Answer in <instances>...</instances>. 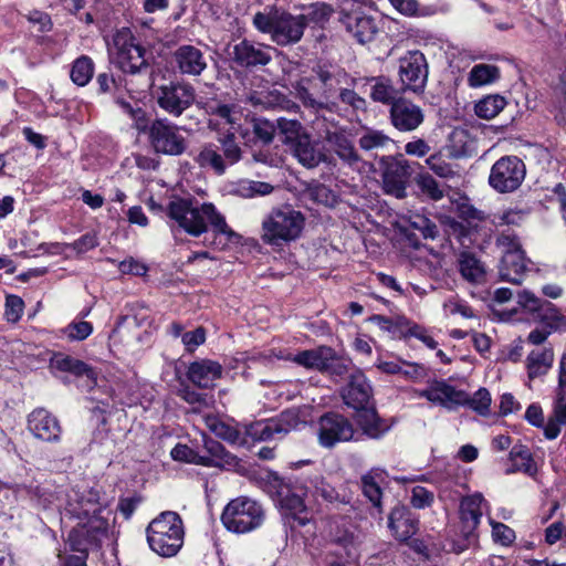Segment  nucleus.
<instances>
[{
	"mask_svg": "<svg viewBox=\"0 0 566 566\" xmlns=\"http://www.w3.org/2000/svg\"><path fill=\"white\" fill-rule=\"evenodd\" d=\"M459 271L464 280L470 283H481L485 277V269L482 262L470 252H461L458 258Z\"/></svg>",
	"mask_w": 566,
	"mask_h": 566,
	"instance_id": "58836bf2",
	"label": "nucleus"
},
{
	"mask_svg": "<svg viewBox=\"0 0 566 566\" xmlns=\"http://www.w3.org/2000/svg\"><path fill=\"white\" fill-rule=\"evenodd\" d=\"M433 502V493L422 486H415L411 494V504L416 509H424Z\"/></svg>",
	"mask_w": 566,
	"mask_h": 566,
	"instance_id": "774afa93",
	"label": "nucleus"
},
{
	"mask_svg": "<svg viewBox=\"0 0 566 566\" xmlns=\"http://www.w3.org/2000/svg\"><path fill=\"white\" fill-rule=\"evenodd\" d=\"M417 396L426 398L430 402L443 407L448 410H454L464 406L467 392L457 389L446 380H434L426 389L418 390Z\"/></svg>",
	"mask_w": 566,
	"mask_h": 566,
	"instance_id": "f3484780",
	"label": "nucleus"
},
{
	"mask_svg": "<svg viewBox=\"0 0 566 566\" xmlns=\"http://www.w3.org/2000/svg\"><path fill=\"white\" fill-rule=\"evenodd\" d=\"M342 396L348 407L360 409L368 405L373 396V388L366 376L360 370H355L350 374Z\"/></svg>",
	"mask_w": 566,
	"mask_h": 566,
	"instance_id": "393cba45",
	"label": "nucleus"
},
{
	"mask_svg": "<svg viewBox=\"0 0 566 566\" xmlns=\"http://www.w3.org/2000/svg\"><path fill=\"white\" fill-rule=\"evenodd\" d=\"M253 133L255 137L263 144H270L273 140L275 128L274 125L269 120L254 119Z\"/></svg>",
	"mask_w": 566,
	"mask_h": 566,
	"instance_id": "e2e57ef3",
	"label": "nucleus"
},
{
	"mask_svg": "<svg viewBox=\"0 0 566 566\" xmlns=\"http://www.w3.org/2000/svg\"><path fill=\"white\" fill-rule=\"evenodd\" d=\"M277 127L285 136V142L291 143L292 145L296 143L301 136L307 135L304 133L302 124L296 119L281 117L277 119Z\"/></svg>",
	"mask_w": 566,
	"mask_h": 566,
	"instance_id": "5fc2aeb1",
	"label": "nucleus"
},
{
	"mask_svg": "<svg viewBox=\"0 0 566 566\" xmlns=\"http://www.w3.org/2000/svg\"><path fill=\"white\" fill-rule=\"evenodd\" d=\"M355 430L350 421L338 413H327L318 421V442L324 448L354 439Z\"/></svg>",
	"mask_w": 566,
	"mask_h": 566,
	"instance_id": "2eb2a0df",
	"label": "nucleus"
},
{
	"mask_svg": "<svg viewBox=\"0 0 566 566\" xmlns=\"http://www.w3.org/2000/svg\"><path fill=\"white\" fill-rule=\"evenodd\" d=\"M486 502L481 493L465 496L460 503V517L465 534L472 533L480 524Z\"/></svg>",
	"mask_w": 566,
	"mask_h": 566,
	"instance_id": "c85d7f7f",
	"label": "nucleus"
},
{
	"mask_svg": "<svg viewBox=\"0 0 566 566\" xmlns=\"http://www.w3.org/2000/svg\"><path fill=\"white\" fill-rule=\"evenodd\" d=\"M146 535L153 552L161 557H174L184 545V522L178 513L165 511L149 523Z\"/></svg>",
	"mask_w": 566,
	"mask_h": 566,
	"instance_id": "20e7f679",
	"label": "nucleus"
},
{
	"mask_svg": "<svg viewBox=\"0 0 566 566\" xmlns=\"http://www.w3.org/2000/svg\"><path fill=\"white\" fill-rule=\"evenodd\" d=\"M343 23L346 30L361 44L370 42L377 33L374 19L357 12L345 14Z\"/></svg>",
	"mask_w": 566,
	"mask_h": 566,
	"instance_id": "7c9ffc66",
	"label": "nucleus"
},
{
	"mask_svg": "<svg viewBox=\"0 0 566 566\" xmlns=\"http://www.w3.org/2000/svg\"><path fill=\"white\" fill-rule=\"evenodd\" d=\"M398 76L402 92L423 93L429 77L426 55L419 50L407 51L398 60Z\"/></svg>",
	"mask_w": 566,
	"mask_h": 566,
	"instance_id": "6e6552de",
	"label": "nucleus"
},
{
	"mask_svg": "<svg viewBox=\"0 0 566 566\" xmlns=\"http://www.w3.org/2000/svg\"><path fill=\"white\" fill-rule=\"evenodd\" d=\"M265 521L263 505L249 496L231 500L221 514L223 526L235 534H247L260 528Z\"/></svg>",
	"mask_w": 566,
	"mask_h": 566,
	"instance_id": "39448f33",
	"label": "nucleus"
},
{
	"mask_svg": "<svg viewBox=\"0 0 566 566\" xmlns=\"http://www.w3.org/2000/svg\"><path fill=\"white\" fill-rule=\"evenodd\" d=\"M92 332V324L85 321L72 322L65 328V335L71 340H83L87 338Z\"/></svg>",
	"mask_w": 566,
	"mask_h": 566,
	"instance_id": "052dcab7",
	"label": "nucleus"
},
{
	"mask_svg": "<svg viewBox=\"0 0 566 566\" xmlns=\"http://www.w3.org/2000/svg\"><path fill=\"white\" fill-rule=\"evenodd\" d=\"M509 460L511 468L506 469V474L522 472L531 478L537 474L538 468L532 452L526 446L515 444L511 448Z\"/></svg>",
	"mask_w": 566,
	"mask_h": 566,
	"instance_id": "e433bc0d",
	"label": "nucleus"
},
{
	"mask_svg": "<svg viewBox=\"0 0 566 566\" xmlns=\"http://www.w3.org/2000/svg\"><path fill=\"white\" fill-rule=\"evenodd\" d=\"M206 111L210 115L208 125L218 133V136L229 133L245 137L242 129L243 114L238 106L214 103L208 104Z\"/></svg>",
	"mask_w": 566,
	"mask_h": 566,
	"instance_id": "4468645a",
	"label": "nucleus"
},
{
	"mask_svg": "<svg viewBox=\"0 0 566 566\" xmlns=\"http://www.w3.org/2000/svg\"><path fill=\"white\" fill-rule=\"evenodd\" d=\"M426 164L440 178L453 180L460 177L458 170L439 155H431L427 158Z\"/></svg>",
	"mask_w": 566,
	"mask_h": 566,
	"instance_id": "603ef678",
	"label": "nucleus"
},
{
	"mask_svg": "<svg viewBox=\"0 0 566 566\" xmlns=\"http://www.w3.org/2000/svg\"><path fill=\"white\" fill-rule=\"evenodd\" d=\"M325 139L338 156V158L349 167H356L361 161V158L357 153L353 142L344 132L328 130L326 133Z\"/></svg>",
	"mask_w": 566,
	"mask_h": 566,
	"instance_id": "2f4dec72",
	"label": "nucleus"
},
{
	"mask_svg": "<svg viewBox=\"0 0 566 566\" xmlns=\"http://www.w3.org/2000/svg\"><path fill=\"white\" fill-rule=\"evenodd\" d=\"M290 359L305 368L323 371L327 366V361L332 359V348L319 346L314 349L302 350L290 357Z\"/></svg>",
	"mask_w": 566,
	"mask_h": 566,
	"instance_id": "4c0bfd02",
	"label": "nucleus"
},
{
	"mask_svg": "<svg viewBox=\"0 0 566 566\" xmlns=\"http://www.w3.org/2000/svg\"><path fill=\"white\" fill-rule=\"evenodd\" d=\"M196 160L201 167H210L218 175H222L228 167V164L214 144L205 145L200 149Z\"/></svg>",
	"mask_w": 566,
	"mask_h": 566,
	"instance_id": "79ce46f5",
	"label": "nucleus"
},
{
	"mask_svg": "<svg viewBox=\"0 0 566 566\" xmlns=\"http://www.w3.org/2000/svg\"><path fill=\"white\" fill-rule=\"evenodd\" d=\"M398 93L399 92L394 86L391 80L385 76L374 78V84L370 88V97L373 101L385 105H390L391 107L392 104L399 98Z\"/></svg>",
	"mask_w": 566,
	"mask_h": 566,
	"instance_id": "a19ab883",
	"label": "nucleus"
},
{
	"mask_svg": "<svg viewBox=\"0 0 566 566\" xmlns=\"http://www.w3.org/2000/svg\"><path fill=\"white\" fill-rule=\"evenodd\" d=\"M18 492L21 495H27L29 500L36 506L43 510L49 509H63L66 491L57 490L50 485L29 484L20 485Z\"/></svg>",
	"mask_w": 566,
	"mask_h": 566,
	"instance_id": "5701e85b",
	"label": "nucleus"
},
{
	"mask_svg": "<svg viewBox=\"0 0 566 566\" xmlns=\"http://www.w3.org/2000/svg\"><path fill=\"white\" fill-rule=\"evenodd\" d=\"M153 96L164 112L179 117L195 103L196 92L190 83L170 82L157 86Z\"/></svg>",
	"mask_w": 566,
	"mask_h": 566,
	"instance_id": "1a4fd4ad",
	"label": "nucleus"
},
{
	"mask_svg": "<svg viewBox=\"0 0 566 566\" xmlns=\"http://www.w3.org/2000/svg\"><path fill=\"white\" fill-rule=\"evenodd\" d=\"M179 397L192 406V412H201L202 410L210 408L213 403L211 397H208L206 394L198 392L190 387L180 389Z\"/></svg>",
	"mask_w": 566,
	"mask_h": 566,
	"instance_id": "09e8293b",
	"label": "nucleus"
},
{
	"mask_svg": "<svg viewBox=\"0 0 566 566\" xmlns=\"http://www.w3.org/2000/svg\"><path fill=\"white\" fill-rule=\"evenodd\" d=\"M305 217L290 205H282L269 211L261 224V239L272 247H282L297 240L304 229Z\"/></svg>",
	"mask_w": 566,
	"mask_h": 566,
	"instance_id": "7ed1b4c3",
	"label": "nucleus"
},
{
	"mask_svg": "<svg viewBox=\"0 0 566 566\" xmlns=\"http://www.w3.org/2000/svg\"><path fill=\"white\" fill-rule=\"evenodd\" d=\"M292 151L297 161L306 168H315L322 163H329L327 154L308 135L301 136L292 145Z\"/></svg>",
	"mask_w": 566,
	"mask_h": 566,
	"instance_id": "bb28decb",
	"label": "nucleus"
},
{
	"mask_svg": "<svg viewBox=\"0 0 566 566\" xmlns=\"http://www.w3.org/2000/svg\"><path fill=\"white\" fill-rule=\"evenodd\" d=\"M555 354L552 347L536 348L528 353L525 359V368L530 381L542 378L553 367Z\"/></svg>",
	"mask_w": 566,
	"mask_h": 566,
	"instance_id": "c756f323",
	"label": "nucleus"
},
{
	"mask_svg": "<svg viewBox=\"0 0 566 566\" xmlns=\"http://www.w3.org/2000/svg\"><path fill=\"white\" fill-rule=\"evenodd\" d=\"M102 545H90L86 547V549L83 551H75L78 553V555H63L62 553L57 554V557L60 558L61 566H87L86 559L88 556V552L91 549H97Z\"/></svg>",
	"mask_w": 566,
	"mask_h": 566,
	"instance_id": "0e129e2a",
	"label": "nucleus"
},
{
	"mask_svg": "<svg viewBox=\"0 0 566 566\" xmlns=\"http://www.w3.org/2000/svg\"><path fill=\"white\" fill-rule=\"evenodd\" d=\"M517 303L533 315L535 322L552 333L566 331V308H558L553 303L541 300L528 290L517 293Z\"/></svg>",
	"mask_w": 566,
	"mask_h": 566,
	"instance_id": "0eeeda50",
	"label": "nucleus"
},
{
	"mask_svg": "<svg viewBox=\"0 0 566 566\" xmlns=\"http://www.w3.org/2000/svg\"><path fill=\"white\" fill-rule=\"evenodd\" d=\"M566 426V387H556L552 403V412L544 427V436L548 440L556 439L560 428Z\"/></svg>",
	"mask_w": 566,
	"mask_h": 566,
	"instance_id": "cd10ccee",
	"label": "nucleus"
},
{
	"mask_svg": "<svg viewBox=\"0 0 566 566\" xmlns=\"http://www.w3.org/2000/svg\"><path fill=\"white\" fill-rule=\"evenodd\" d=\"M389 527L399 541L411 538L418 531V521L405 507H396L389 515Z\"/></svg>",
	"mask_w": 566,
	"mask_h": 566,
	"instance_id": "f704fd0d",
	"label": "nucleus"
},
{
	"mask_svg": "<svg viewBox=\"0 0 566 566\" xmlns=\"http://www.w3.org/2000/svg\"><path fill=\"white\" fill-rule=\"evenodd\" d=\"M314 494L321 496L324 501L333 503L338 500L336 490L322 476H316L311 481Z\"/></svg>",
	"mask_w": 566,
	"mask_h": 566,
	"instance_id": "bf43d9fd",
	"label": "nucleus"
},
{
	"mask_svg": "<svg viewBox=\"0 0 566 566\" xmlns=\"http://www.w3.org/2000/svg\"><path fill=\"white\" fill-rule=\"evenodd\" d=\"M167 214L179 229L196 238L207 232L208 226L212 228L216 238L223 235L227 242H234L240 238L210 202L193 205L191 200L175 199L169 202Z\"/></svg>",
	"mask_w": 566,
	"mask_h": 566,
	"instance_id": "f03ea898",
	"label": "nucleus"
},
{
	"mask_svg": "<svg viewBox=\"0 0 566 566\" xmlns=\"http://www.w3.org/2000/svg\"><path fill=\"white\" fill-rule=\"evenodd\" d=\"M381 167L382 189L387 195L402 199L407 195V184L411 168L402 155L384 156L379 160Z\"/></svg>",
	"mask_w": 566,
	"mask_h": 566,
	"instance_id": "f8f14e48",
	"label": "nucleus"
},
{
	"mask_svg": "<svg viewBox=\"0 0 566 566\" xmlns=\"http://www.w3.org/2000/svg\"><path fill=\"white\" fill-rule=\"evenodd\" d=\"M491 395L488 389L480 388L472 397L467 394L464 406H469L478 413L485 416L490 411Z\"/></svg>",
	"mask_w": 566,
	"mask_h": 566,
	"instance_id": "6e6d98bb",
	"label": "nucleus"
},
{
	"mask_svg": "<svg viewBox=\"0 0 566 566\" xmlns=\"http://www.w3.org/2000/svg\"><path fill=\"white\" fill-rule=\"evenodd\" d=\"M64 516L74 522L65 542L70 551H85L90 545H102L107 537L106 509L99 502V493L86 485H76L65 493Z\"/></svg>",
	"mask_w": 566,
	"mask_h": 566,
	"instance_id": "f257e3e1",
	"label": "nucleus"
},
{
	"mask_svg": "<svg viewBox=\"0 0 566 566\" xmlns=\"http://www.w3.org/2000/svg\"><path fill=\"white\" fill-rule=\"evenodd\" d=\"M145 53L128 29L117 31L108 44L111 62L125 73L136 74L147 67Z\"/></svg>",
	"mask_w": 566,
	"mask_h": 566,
	"instance_id": "423d86ee",
	"label": "nucleus"
},
{
	"mask_svg": "<svg viewBox=\"0 0 566 566\" xmlns=\"http://www.w3.org/2000/svg\"><path fill=\"white\" fill-rule=\"evenodd\" d=\"M277 503L282 514L291 517L300 526L308 523L310 517L301 493L287 485L281 486L277 492Z\"/></svg>",
	"mask_w": 566,
	"mask_h": 566,
	"instance_id": "b1692460",
	"label": "nucleus"
},
{
	"mask_svg": "<svg viewBox=\"0 0 566 566\" xmlns=\"http://www.w3.org/2000/svg\"><path fill=\"white\" fill-rule=\"evenodd\" d=\"M496 243L503 252L499 269L501 279L513 284H521L528 266L520 242L514 235L502 233Z\"/></svg>",
	"mask_w": 566,
	"mask_h": 566,
	"instance_id": "9d476101",
	"label": "nucleus"
},
{
	"mask_svg": "<svg viewBox=\"0 0 566 566\" xmlns=\"http://www.w3.org/2000/svg\"><path fill=\"white\" fill-rule=\"evenodd\" d=\"M389 119L399 132L416 130L424 120L423 109L405 97H399L390 107Z\"/></svg>",
	"mask_w": 566,
	"mask_h": 566,
	"instance_id": "a211bd4d",
	"label": "nucleus"
},
{
	"mask_svg": "<svg viewBox=\"0 0 566 566\" xmlns=\"http://www.w3.org/2000/svg\"><path fill=\"white\" fill-rule=\"evenodd\" d=\"M361 488L365 496L373 503L374 506L379 507L381 504V490L374 476L366 474L361 478Z\"/></svg>",
	"mask_w": 566,
	"mask_h": 566,
	"instance_id": "4d7b16f0",
	"label": "nucleus"
},
{
	"mask_svg": "<svg viewBox=\"0 0 566 566\" xmlns=\"http://www.w3.org/2000/svg\"><path fill=\"white\" fill-rule=\"evenodd\" d=\"M406 220L409 227L419 231L424 239H434L438 234L437 226L424 214L409 212Z\"/></svg>",
	"mask_w": 566,
	"mask_h": 566,
	"instance_id": "de8ad7c7",
	"label": "nucleus"
},
{
	"mask_svg": "<svg viewBox=\"0 0 566 566\" xmlns=\"http://www.w3.org/2000/svg\"><path fill=\"white\" fill-rule=\"evenodd\" d=\"M314 72L323 86V94L325 97H329L335 93L340 84L347 78L346 72L333 66H317Z\"/></svg>",
	"mask_w": 566,
	"mask_h": 566,
	"instance_id": "ea45409f",
	"label": "nucleus"
},
{
	"mask_svg": "<svg viewBox=\"0 0 566 566\" xmlns=\"http://www.w3.org/2000/svg\"><path fill=\"white\" fill-rule=\"evenodd\" d=\"M222 366L211 359H199L191 363L187 370L188 379L200 388H212L214 381L222 377Z\"/></svg>",
	"mask_w": 566,
	"mask_h": 566,
	"instance_id": "a878e982",
	"label": "nucleus"
},
{
	"mask_svg": "<svg viewBox=\"0 0 566 566\" xmlns=\"http://www.w3.org/2000/svg\"><path fill=\"white\" fill-rule=\"evenodd\" d=\"M182 344L189 352L195 350L199 345L206 340V331L202 327H198L195 331L184 333L181 335Z\"/></svg>",
	"mask_w": 566,
	"mask_h": 566,
	"instance_id": "338daca9",
	"label": "nucleus"
},
{
	"mask_svg": "<svg viewBox=\"0 0 566 566\" xmlns=\"http://www.w3.org/2000/svg\"><path fill=\"white\" fill-rule=\"evenodd\" d=\"M305 28V17L301 14L293 15L285 11H275L272 40L279 45L297 43L302 39Z\"/></svg>",
	"mask_w": 566,
	"mask_h": 566,
	"instance_id": "6ab92c4d",
	"label": "nucleus"
},
{
	"mask_svg": "<svg viewBox=\"0 0 566 566\" xmlns=\"http://www.w3.org/2000/svg\"><path fill=\"white\" fill-rule=\"evenodd\" d=\"M24 303L20 296L8 295L6 298L4 315L8 322L15 323L20 319L23 313Z\"/></svg>",
	"mask_w": 566,
	"mask_h": 566,
	"instance_id": "680f3d73",
	"label": "nucleus"
},
{
	"mask_svg": "<svg viewBox=\"0 0 566 566\" xmlns=\"http://www.w3.org/2000/svg\"><path fill=\"white\" fill-rule=\"evenodd\" d=\"M500 77V70L492 64L474 65L468 76V83L471 87H480L494 83Z\"/></svg>",
	"mask_w": 566,
	"mask_h": 566,
	"instance_id": "37998d69",
	"label": "nucleus"
},
{
	"mask_svg": "<svg viewBox=\"0 0 566 566\" xmlns=\"http://www.w3.org/2000/svg\"><path fill=\"white\" fill-rule=\"evenodd\" d=\"M176 461L202 465V454L186 444H177L170 452Z\"/></svg>",
	"mask_w": 566,
	"mask_h": 566,
	"instance_id": "13d9d810",
	"label": "nucleus"
},
{
	"mask_svg": "<svg viewBox=\"0 0 566 566\" xmlns=\"http://www.w3.org/2000/svg\"><path fill=\"white\" fill-rule=\"evenodd\" d=\"M203 448L207 451V455H202V465L208 468H226L237 463V458L228 452L224 447L202 434Z\"/></svg>",
	"mask_w": 566,
	"mask_h": 566,
	"instance_id": "72a5a7b5",
	"label": "nucleus"
},
{
	"mask_svg": "<svg viewBox=\"0 0 566 566\" xmlns=\"http://www.w3.org/2000/svg\"><path fill=\"white\" fill-rule=\"evenodd\" d=\"M420 191L431 200L438 201L444 197L443 190L438 181L428 172H421L416 178Z\"/></svg>",
	"mask_w": 566,
	"mask_h": 566,
	"instance_id": "3c124183",
	"label": "nucleus"
},
{
	"mask_svg": "<svg viewBox=\"0 0 566 566\" xmlns=\"http://www.w3.org/2000/svg\"><path fill=\"white\" fill-rule=\"evenodd\" d=\"M149 143L158 154L179 156L187 148L179 127L165 118L155 119L149 126Z\"/></svg>",
	"mask_w": 566,
	"mask_h": 566,
	"instance_id": "ddd939ff",
	"label": "nucleus"
},
{
	"mask_svg": "<svg viewBox=\"0 0 566 566\" xmlns=\"http://www.w3.org/2000/svg\"><path fill=\"white\" fill-rule=\"evenodd\" d=\"M273 186L269 182L256 180H243L239 184L238 192L245 198L255 196H266L273 191Z\"/></svg>",
	"mask_w": 566,
	"mask_h": 566,
	"instance_id": "864d4df0",
	"label": "nucleus"
},
{
	"mask_svg": "<svg viewBox=\"0 0 566 566\" xmlns=\"http://www.w3.org/2000/svg\"><path fill=\"white\" fill-rule=\"evenodd\" d=\"M172 57L178 72L185 76H200L208 69V57L195 45L178 46Z\"/></svg>",
	"mask_w": 566,
	"mask_h": 566,
	"instance_id": "4be33fe9",
	"label": "nucleus"
},
{
	"mask_svg": "<svg viewBox=\"0 0 566 566\" xmlns=\"http://www.w3.org/2000/svg\"><path fill=\"white\" fill-rule=\"evenodd\" d=\"M390 143L392 139L382 130L369 127L363 128L358 139L359 147L366 151L386 148Z\"/></svg>",
	"mask_w": 566,
	"mask_h": 566,
	"instance_id": "c03bdc74",
	"label": "nucleus"
},
{
	"mask_svg": "<svg viewBox=\"0 0 566 566\" xmlns=\"http://www.w3.org/2000/svg\"><path fill=\"white\" fill-rule=\"evenodd\" d=\"M235 134L226 133L218 136V142L221 145L222 156L228 166L234 165L242 157V150L234 140Z\"/></svg>",
	"mask_w": 566,
	"mask_h": 566,
	"instance_id": "8fccbe9b",
	"label": "nucleus"
},
{
	"mask_svg": "<svg viewBox=\"0 0 566 566\" xmlns=\"http://www.w3.org/2000/svg\"><path fill=\"white\" fill-rule=\"evenodd\" d=\"M49 367L52 373L63 371L75 376H86L93 382L96 378V373L87 364L61 353L54 354L51 357Z\"/></svg>",
	"mask_w": 566,
	"mask_h": 566,
	"instance_id": "c9c22d12",
	"label": "nucleus"
},
{
	"mask_svg": "<svg viewBox=\"0 0 566 566\" xmlns=\"http://www.w3.org/2000/svg\"><path fill=\"white\" fill-rule=\"evenodd\" d=\"M94 63L87 55L77 57L71 67V80L78 86H85L93 77Z\"/></svg>",
	"mask_w": 566,
	"mask_h": 566,
	"instance_id": "49530a36",
	"label": "nucleus"
},
{
	"mask_svg": "<svg viewBox=\"0 0 566 566\" xmlns=\"http://www.w3.org/2000/svg\"><path fill=\"white\" fill-rule=\"evenodd\" d=\"M506 101L503 96L495 94L480 99L474 107L475 114L484 119H492L503 111Z\"/></svg>",
	"mask_w": 566,
	"mask_h": 566,
	"instance_id": "a18cd8bd",
	"label": "nucleus"
},
{
	"mask_svg": "<svg viewBox=\"0 0 566 566\" xmlns=\"http://www.w3.org/2000/svg\"><path fill=\"white\" fill-rule=\"evenodd\" d=\"M271 51L269 45L243 40L233 45L231 57L242 67L264 66L272 60Z\"/></svg>",
	"mask_w": 566,
	"mask_h": 566,
	"instance_id": "aec40b11",
	"label": "nucleus"
},
{
	"mask_svg": "<svg viewBox=\"0 0 566 566\" xmlns=\"http://www.w3.org/2000/svg\"><path fill=\"white\" fill-rule=\"evenodd\" d=\"M28 428L36 439L45 442H57L62 433L59 419L44 408H36L28 416Z\"/></svg>",
	"mask_w": 566,
	"mask_h": 566,
	"instance_id": "412c9836",
	"label": "nucleus"
},
{
	"mask_svg": "<svg viewBox=\"0 0 566 566\" xmlns=\"http://www.w3.org/2000/svg\"><path fill=\"white\" fill-rule=\"evenodd\" d=\"M525 174V165L518 157L504 156L493 164L489 184L500 193L512 192L522 185Z\"/></svg>",
	"mask_w": 566,
	"mask_h": 566,
	"instance_id": "9b49d317",
	"label": "nucleus"
},
{
	"mask_svg": "<svg viewBox=\"0 0 566 566\" xmlns=\"http://www.w3.org/2000/svg\"><path fill=\"white\" fill-rule=\"evenodd\" d=\"M333 10L329 6L325 3H316L310 9L307 13L302 15L306 18L307 25L310 22L322 23L328 20Z\"/></svg>",
	"mask_w": 566,
	"mask_h": 566,
	"instance_id": "69168bd1",
	"label": "nucleus"
},
{
	"mask_svg": "<svg viewBox=\"0 0 566 566\" xmlns=\"http://www.w3.org/2000/svg\"><path fill=\"white\" fill-rule=\"evenodd\" d=\"M298 419L293 412H284L279 419L253 422L245 428V433L254 441H268L282 438L296 428Z\"/></svg>",
	"mask_w": 566,
	"mask_h": 566,
	"instance_id": "dca6fc26",
	"label": "nucleus"
},
{
	"mask_svg": "<svg viewBox=\"0 0 566 566\" xmlns=\"http://www.w3.org/2000/svg\"><path fill=\"white\" fill-rule=\"evenodd\" d=\"M356 410L355 422L368 438L379 439L389 430V426L379 418L374 408L365 406Z\"/></svg>",
	"mask_w": 566,
	"mask_h": 566,
	"instance_id": "473e14b6",
	"label": "nucleus"
}]
</instances>
